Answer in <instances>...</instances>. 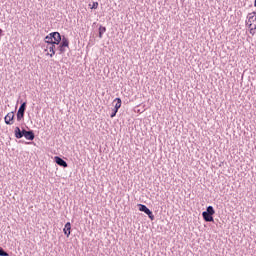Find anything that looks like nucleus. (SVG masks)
<instances>
[{
  "instance_id": "f257e3e1",
  "label": "nucleus",
  "mask_w": 256,
  "mask_h": 256,
  "mask_svg": "<svg viewBox=\"0 0 256 256\" xmlns=\"http://www.w3.org/2000/svg\"><path fill=\"white\" fill-rule=\"evenodd\" d=\"M53 43L54 45H58L57 49L60 52V55L69 49V38H67L65 35L62 36L59 32H57L56 36L54 37Z\"/></svg>"
},
{
  "instance_id": "f03ea898",
  "label": "nucleus",
  "mask_w": 256,
  "mask_h": 256,
  "mask_svg": "<svg viewBox=\"0 0 256 256\" xmlns=\"http://www.w3.org/2000/svg\"><path fill=\"white\" fill-rule=\"evenodd\" d=\"M213 215H215V208L213 206H208L206 211L202 212V217L206 223H213L215 221Z\"/></svg>"
},
{
  "instance_id": "7ed1b4c3",
  "label": "nucleus",
  "mask_w": 256,
  "mask_h": 256,
  "mask_svg": "<svg viewBox=\"0 0 256 256\" xmlns=\"http://www.w3.org/2000/svg\"><path fill=\"white\" fill-rule=\"evenodd\" d=\"M138 209L142 213H145V215H147L151 221H155V215H153V211H151L146 205L138 204Z\"/></svg>"
},
{
  "instance_id": "20e7f679",
  "label": "nucleus",
  "mask_w": 256,
  "mask_h": 256,
  "mask_svg": "<svg viewBox=\"0 0 256 256\" xmlns=\"http://www.w3.org/2000/svg\"><path fill=\"white\" fill-rule=\"evenodd\" d=\"M25 111H27V102H22L16 114L17 121H21L25 117Z\"/></svg>"
},
{
  "instance_id": "39448f33",
  "label": "nucleus",
  "mask_w": 256,
  "mask_h": 256,
  "mask_svg": "<svg viewBox=\"0 0 256 256\" xmlns=\"http://www.w3.org/2000/svg\"><path fill=\"white\" fill-rule=\"evenodd\" d=\"M6 125H13L15 123V112H10L4 117Z\"/></svg>"
},
{
  "instance_id": "423d86ee",
  "label": "nucleus",
  "mask_w": 256,
  "mask_h": 256,
  "mask_svg": "<svg viewBox=\"0 0 256 256\" xmlns=\"http://www.w3.org/2000/svg\"><path fill=\"white\" fill-rule=\"evenodd\" d=\"M54 161L56 165H59V167H63L64 169H67V167H69V164H67V161H64L63 158L59 156H55Z\"/></svg>"
},
{
  "instance_id": "0eeeda50",
  "label": "nucleus",
  "mask_w": 256,
  "mask_h": 256,
  "mask_svg": "<svg viewBox=\"0 0 256 256\" xmlns=\"http://www.w3.org/2000/svg\"><path fill=\"white\" fill-rule=\"evenodd\" d=\"M247 25L249 28L253 27V24L256 22V16L253 14H248L247 15Z\"/></svg>"
},
{
  "instance_id": "6e6552de",
  "label": "nucleus",
  "mask_w": 256,
  "mask_h": 256,
  "mask_svg": "<svg viewBox=\"0 0 256 256\" xmlns=\"http://www.w3.org/2000/svg\"><path fill=\"white\" fill-rule=\"evenodd\" d=\"M14 136L16 137V139H23V133H22V130L19 126L15 127Z\"/></svg>"
},
{
  "instance_id": "1a4fd4ad",
  "label": "nucleus",
  "mask_w": 256,
  "mask_h": 256,
  "mask_svg": "<svg viewBox=\"0 0 256 256\" xmlns=\"http://www.w3.org/2000/svg\"><path fill=\"white\" fill-rule=\"evenodd\" d=\"M63 232H64V235H66V237H69V235H71V222H67L65 224Z\"/></svg>"
},
{
  "instance_id": "9d476101",
  "label": "nucleus",
  "mask_w": 256,
  "mask_h": 256,
  "mask_svg": "<svg viewBox=\"0 0 256 256\" xmlns=\"http://www.w3.org/2000/svg\"><path fill=\"white\" fill-rule=\"evenodd\" d=\"M24 137L27 139V141H33L35 139V132L33 130H29Z\"/></svg>"
},
{
  "instance_id": "9b49d317",
  "label": "nucleus",
  "mask_w": 256,
  "mask_h": 256,
  "mask_svg": "<svg viewBox=\"0 0 256 256\" xmlns=\"http://www.w3.org/2000/svg\"><path fill=\"white\" fill-rule=\"evenodd\" d=\"M55 45L57 44H50V46L48 45L46 47V49H49L50 53H47V55H49L50 57H53V55H55Z\"/></svg>"
},
{
  "instance_id": "f8f14e48",
  "label": "nucleus",
  "mask_w": 256,
  "mask_h": 256,
  "mask_svg": "<svg viewBox=\"0 0 256 256\" xmlns=\"http://www.w3.org/2000/svg\"><path fill=\"white\" fill-rule=\"evenodd\" d=\"M114 103H116V104L114 105V109H115L116 111H119V109H121V105H122L121 98H115V99H114Z\"/></svg>"
},
{
  "instance_id": "ddd939ff",
  "label": "nucleus",
  "mask_w": 256,
  "mask_h": 256,
  "mask_svg": "<svg viewBox=\"0 0 256 256\" xmlns=\"http://www.w3.org/2000/svg\"><path fill=\"white\" fill-rule=\"evenodd\" d=\"M99 39H103V34L107 31V28L105 26L99 27Z\"/></svg>"
},
{
  "instance_id": "4468645a",
  "label": "nucleus",
  "mask_w": 256,
  "mask_h": 256,
  "mask_svg": "<svg viewBox=\"0 0 256 256\" xmlns=\"http://www.w3.org/2000/svg\"><path fill=\"white\" fill-rule=\"evenodd\" d=\"M44 41H45V43H47V45H54L53 39L50 38V36H48V35L45 36Z\"/></svg>"
},
{
  "instance_id": "2eb2a0df",
  "label": "nucleus",
  "mask_w": 256,
  "mask_h": 256,
  "mask_svg": "<svg viewBox=\"0 0 256 256\" xmlns=\"http://www.w3.org/2000/svg\"><path fill=\"white\" fill-rule=\"evenodd\" d=\"M0 256H9V253H7L3 247L0 246Z\"/></svg>"
},
{
  "instance_id": "dca6fc26",
  "label": "nucleus",
  "mask_w": 256,
  "mask_h": 256,
  "mask_svg": "<svg viewBox=\"0 0 256 256\" xmlns=\"http://www.w3.org/2000/svg\"><path fill=\"white\" fill-rule=\"evenodd\" d=\"M117 113H119V110H116L115 108L112 110V113L110 114L111 119H113V117H116Z\"/></svg>"
},
{
  "instance_id": "f3484780",
  "label": "nucleus",
  "mask_w": 256,
  "mask_h": 256,
  "mask_svg": "<svg viewBox=\"0 0 256 256\" xmlns=\"http://www.w3.org/2000/svg\"><path fill=\"white\" fill-rule=\"evenodd\" d=\"M58 32H52L48 35V37H50V39L54 40L56 35H57Z\"/></svg>"
},
{
  "instance_id": "a211bd4d",
  "label": "nucleus",
  "mask_w": 256,
  "mask_h": 256,
  "mask_svg": "<svg viewBox=\"0 0 256 256\" xmlns=\"http://www.w3.org/2000/svg\"><path fill=\"white\" fill-rule=\"evenodd\" d=\"M99 7V2H93L91 9H97Z\"/></svg>"
},
{
  "instance_id": "6ab92c4d",
  "label": "nucleus",
  "mask_w": 256,
  "mask_h": 256,
  "mask_svg": "<svg viewBox=\"0 0 256 256\" xmlns=\"http://www.w3.org/2000/svg\"><path fill=\"white\" fill-rule=\"evenodd\" d=\"M28 131L25 128H22V137H25Z\"/></svg>"
},
{
  "instance_id": "aec40b11",
  "label": "nucleus",
  "mask_w": 256,
  "mask_h": 256,
  "mask_svg": "<svg viewBox=\"0 0 256 256\" xmlns=\"http://www.w3.org/2000/svg\"><path fill=\"white\" fill-rule=\"evenodd\" d=\"M248 15H254V17H256V11L249 13Z\"/></svg>"
},
{
  "instance_id": "412c9836",
  "label": "nucleus",
  "mask_w": 256,
  "mask_h": 256,
  "mask_svg": "<svg viewBox=\"0 0 256 256\" xmlns=\"http://www.w3.org/2000/svg\"><path fill=\"white\" fill-rule=\"evenodd\" d=\"M254 7H256V0H254Z\"/></svg>"
}]
</instances>
